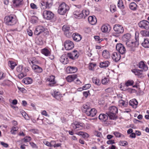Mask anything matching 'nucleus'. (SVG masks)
<instances>
[{
    "mask_svg": "<svg viewBox=\"0 0 149 149\" xmlns=\"http://www.w3.org/2000/svg\"><path fill=\"white\" fill-rule=\"evenodd\" d=\"M82 111L87 116L92 117L95 116L97 112V110L95 109L91 108L89 104L88 103L83 105Z\"/></svg>",
    "mask_w": 149,
    "mask_h": 149,
    "instance_id": "1",
    "label": "nucleus"
},
{
    "mask_svg": "<svg viewBox=\"0 0 149 149\" xmlns=\"http://www.w3.org/2000/svg\"><path fill=\"white\" fill-rule=\"evenodd\" d=\"M123 41L125 42L127 46L130 48L133 51L135 50L134 48H133V40L131 39V36L130 34L127 33L123 35L122 37Z\"/></svg>",
    "mask_w": 149,
    "mask_h": 149,
    "instance_id": "2",
    "label": "nucleus"
},
{
    "mask_svg": "<svg viewBox=\"0 0 149 149\" xmlns=\"http://www.w3.org/2000/svg\"><path fill=\"white\" fill-rule=\"evenodd\" d=\"M118 109L115 106L110 107L109 109V111L107 112V114L110 119L116 120L117 118L116 114L118 113Z\"/></svg>",
    "mask_w": 149,
    "mask_h": 149,
    "instance_id": "3",
    "label": "nucleus"
},
{
    "mask_svg": "<svg viewBox=\"0 0 149 149\" xmlns=\"http://www.w3.org/2000/svg\"><path fill=\"white\" fill-rule=\"evenodd\" d=\"M73 14L75 18L81 19L83 18H85L89 15V12L88 10H84L81 11L78 10L74 11Z\"/></svg>",
    "mask_w": 149,
    "mask_h": 149,
    "instance_id": "4",
    "label": "nucleus"
},
{
    "mask_svg": "<svg viewBox=\"0 0 149 149\" xmlns=\"http://www.w3.org/2000/svg\"><path fill=\"white\" fill-rule=\"evenodd\" d=\"M43 15L45 19L50 20L51 22H54L56 20L54 14L50 11L47 10L44 11L43 12Z\"/></svg>",
    "mask_w": 149,
    "mask_h": 149,
    "instance_id": "5",
    "label": "nucleus"
},
{
    "mask_svg": "<svg viewBox=\"0 0 149 149\" xmlns=\"http://www.w3.org/2000/svg\"><path fill=\"white\" fill-rule=\"evenodd\" d=\"M4 22L6 25L12 26L16 23L17 20L12 15H7L5 17Z\"/></svg>",
    "mask_w": 149,
    "mask_h": 149,
    "instance_id": "6",
    "label": "nucleus"
},
{
    "mask_svg": "<svg viewBox=\"0 0 149 149\" xmlns=\"http://www.w3.org/2000/svg\"><path fill=\"white\" fill-rule=\"evenodd\" d=\"M69 10V6L65 3H62L59 6L58 10V13L61 15H64Z\"/></svg>",
    "mask_w": 149,
    "mask_h": 149,
    "instance_id": "7",
    "label": "nucleus"
},
{
    "mask_svg": "<svg viewBox=\"0 0 149 149\" xmlns=\"http://www.w3.org/2000/svg\"><path fill=\"white\" fill-rule=\"evenodd\" d=\"M139 26L142 29H149V22L145 20L140 21L138 23Z\"/></svg>",
    "mask_w": 149,
    "mask_h": 149,
    "instance_id": "8",
    "label": "nucleus"
},
{
    "mask_svg": "<svg viewBox=\"0 0 149 149\" xmlns=\"http://www.w3.org/2000/svg\"><path fill=\"white\" fill-rule=\"evenodd\" d=\"M116 48L119 53L122 55H124L126 52L125 47L121 43L117 44L116 46Z\"/></svg>",
    "mask_w": 149,
    "mask_h": 149,
    "instance_id": "9",
    "label": "nucleus"
},
{
    "mask_svg": "<svg viewBox=\"0 0 149 149\" xmlns=\"http://www.w3.org/2000/svg\"><path fill=\"white\" fill-rule=\"evenodd\" d=\"M62 30L64 32V34L68 37L72 36V32L70 30V27L67 25H64L62 27Z\"/></svg>",
    "mask_w": 149,
    "mask_h": 149,
    "instance_id": "10",
    "label": "nucleus"
},
{
    "mask_svg": "<svg viewBox=\"0 0 149 149\" xmlns=\"http://www.w3.org/2000/svg\"><path fill=\"white\" fill-rule=\"evenodd\" d=\"M84 124L82 123H80L78 122H75L73 123L72 124L74 128L76 130H81L84 128Z\"/></svg>",
    "mask_w": 149,
    "mask_h": 149,
    "instance_id": "11",
    "label": "nucleus"
},
{
    "mask_svg": "<svg viewBox=\"0 0 149 149\" xmlns=\"http://www.w3.org/2000/svg\"><path fill=\"white\" fill-rule=\"evenodd\" d=\"M113 28L114 31L117 34L122 33L124 31V29L122 26L118 24L115 25Z\"/></svg>",
    "mask_w": 149,
    "mask_h": 149,
    "instance_id": "12",
    "label": "nucleus"
},
{
    "mask_svg": "<svg viewBox=\"0 0 149 149\" xmlns=\"http://www.w3.org/2000/svg\"><path fill=\"white\" fill-rule=\"evenodd\" d=\"M64 46L66 50H70L74 47V45L72 41L69 40H67L64 42Z\"/></svg>",
    "mask_w": 149,
    "mask_h": 149,
    "instance_id": "13",
    "label": "nucleus"
},
{
    "mask_svg": "<svg viewBox=\"0 0 149 149\" xmlns=\"http://www.w3.org/2000/svg\"><path fill=\"white\" fill-rule=\"evenodd\" d=\"M45 31V28L43 26H37L34 32V34L37 36H38L42 33Z\"/></svg>",
    "mask_w": 149,
    "mask_h": 149,
    "instance_id": "14",
    "label": "nucleus"
},
{
    "mask_svg": "<svg viewBox=\"0 0 149 149\" xmlns=\"http://www.w3.org/2000/svg\"><path fill=\"white\" fill-rule=\"evenodd\" d=\"M131 71L139 78H143L144 77L143 74V70L133 69L131 70Z\"/></svg>",
    "mask_w": 149,
    "mask_h": 149,
    "instance_id": "15",
    "label": "nucleus"
},
{
    "mask_svg": "<svg viewBox=\"0 0 149 149\" xmlns=\"http://www.w3.org/2000/svg\"><path fill=\"white\" fill-rule=\"evenodd\" d=\"M68 55L66 54H63L61 57L60 61L64 64H66L69 63Z\"/></svg>",
    "mask_w": 149,
    "mask_h": 149,
    "instance_id": "16",
    "label": "nucleus"
},
{
    "mask_svg": "<svg viewBox=\"0 0 149 149\" xmlns=\"http://www.w3.org/2000/svg\"><path fill=\"white\" fill-rule=\"evenodd\" d=\"M139 34L138 32H135V38L136 40L135 41H134L133 40L132 46L133 48H135V47H137L139 45Z\"/></svg>",
    "mask_w": 149,
    "mask_h": 149,
    "instance_id": "17",
    "label": "nucleus"
},
{
    "mask_svg": "<svg viewBox=\"0 0 149 149\" xmlns=\"http://www.w3.org/2000/svg\"><path fill=\"white\" fill-rule=\"evenodd\" d=\"M111 56L113 60L116 62L119 61L121 57L120 53L115 52L113 53Z\"/></svg>",
    "mask_w": 149,
    "mask_h": 149,
    "instance_id": "18",
    "label": "nucleus"
},
{
    "mask_svg": "<svg viewBox=\"0 0 149 149\" xmlns=\"http://www.w3.org/2000/svg\"><path fill=\"white\" fill-rule=\"evenodd\" d=\"M77 68L76 67L69 66L66 69V72L68 73H74L77 72Z\"/></svg>",
    "mask_w": 149,
    "mask_h": 149,
    "instance_id": "19",
    "label": "nucleus"
},
{
    "mask_svg": "<svg viewBox=\"0 0 149 149\" xmlns=\"http://www.w3.org/2000/svg\"><path fill=\"white\" fill-rule=\"evenodd\" d=\"M55 77L54 76L51 75L47 79V80L49 82V85L50 86H53L56 84V82L55 81Z\"/></svg>",
    "mask_w": 149,
    "mask_h": 149,
    "instance_id": "20",
    "label": "nucleus"
},
{
    "mask_svg": "<svg viewBox=\"0 0 149 149\" xmlns=\"http://www.w3.org/2000/svg\"><path fill=\"white\" fill-rule=\"evenodd\" d=\"M137 65L141 69H142L144 71H146L148 69V68L147 66L145 65L143 62L142 61H141Z\"/></svg>",
    "mask_w": 149,
    "mask_h": 149,
    "instance_id": "21",
    "label": "nucleus"
},
{
    "mask_svg": "<svg viewBox=\"0 0 149 149\" xmlns=\"http://www.w3.org/2000/svg\"><path fill=\"white\" fill-rule=\"evenodd\" d=\"M39 5L41 9H45L47 8H49L52 6H50L49 4L47 3V1L45 2L43 1H41V2L40 3Z\"/></svg>",
    "mask_w": 149,
    "mask_h": 149,
    "instance_id": "22",
    "label": "nucleus"
},
{
    "mask_svg": "<svg viewBox=\"0 0 149 149\" xmlns=\"http://www.w3.org/2000/svg\"><path fill=\"white\" fill-rule=\"evenodd\" d=\"M72 37L74 40L76 42L80 41L82 38L81 36L77 33H73Z\"/></svg>",
    "mask_w": 149,
    "mask_h": 149,
    "instance_id": "23",
    "label": "nucleus"
},
{
    "mask_svg": "<svg viewBox=\"0 0 149 149\" xmlns=\"http://www.w3.org/2000/svg\"><path fill=\"white\" fill-rule=\"evenodd\" d=\"M88 20L89 23L93 25L95 24L97 22L96 18L94 16H89Z\"/></svg>",
    "mask_w": 149,
    "mask_h": 149,
    "instance_id": "24",
    "label": "nucleus"
},
{
    "mask_svg": "<svg viewBox=\"0 0 149 149\" xmlns=\"http://www.w3.org/2000/svg\"><path fill=\"white\" fill-rule=\"evenodd\" d=\"M67 55L70 58L73 60L77 59L79 56V55L77 53H74V52L68 53L67 54Z\"/></svg>",
    "mask_w": 149,
    "mask_h": 149,
    "instance_id": "25",
    "label": "nucleus"
},
{
    "mask_svg": "<svg viewBox=\"0 0 149 149\" xmlns=\"http://www.w3.org/2000/svg\"><path fill=\"white\" fill-rule=\"evenodd\" d=\"M52 96L58 100H60L62 97V95L58 91H54L52 94Z\"/></svg>",
    "mask_w": 149,
    "mask_h": 149,
    "instance_id": "26",
    "label": "nucleus"
},
{
    "mask_svg": "<svg viewBox=\"0 0 149 149\" xmlns=\"http://www.w3.org/2000/svg\"><path fill=\"white\" fill-rule=\"evenodd\" d=\"M138 102L135 99H133L129 102V104L132 106L133 108L135 109L137 107Z\"/></svg>",
    "mask_w": 149,
    "mask_h": 149,
    "instance_id": "27",
    "label": "nucleus"
},
{
    "mask_svg": "<svg viewBox=\"0 0 149 149\" xmlns=\"http://www.w3.org/2000/svg\"><path fill=\"white\" fill-rule=\"evenodd\" d=\"M41 52L42 54L47 56H49L51 54V52L49 50L46 48L41 49Z\"/></svg>",
    "mask_w": 149,
    "mask_h": 149,
    "instance_id": "28",
    "label": "nucleus"
},
{
    "mask_svg": "<svg viewBox=\"0 0 149 149\" xmlns=\"http://www.w3.org/2000/svg\"><path fill=\"white\" fill-rule=\"evenodd\" d=\"M110 63L108 61L101 62L100 63V66L101 68H105L108 66Z\"/></svg>",
    "mask_w": 149,
    "mask_h": 149,
    "instance_id": "29",
    "label": "nucleus"
},
{
    "mask_svg": "<svg viewBox=\"0 0 149 149\" xmlns=\"http://www.w3.org/2000/svg\"><path fill=\"white\" fill-rule=\"evenodd\" d=\"M77 78V75L76 74H73L68 76L66 77V80L68 82H71Z\"/></svg>",
    "mask_w": 149,
    "mask_h": 149,
    "instance_id": "30",
    "label": "nucleus"
},
{
    "mask_svg": "<svg viewBox=\"0 0 149 149\" xmlns=\"http://www.w3.org/2000/svg\"><path fill=\"white\" fill-rule=\"evenodd\" d=\"M32 68L35 72H41L42 71V68L36 65H33Z\"/></svg>",
    "mask_w": 149,
    "mask_h": 149,
    "instance_id": "31",
    "label": "nucleus"
},
{
    "mask_svg": "<svg viewBox=\"0 0 149 149\" xmlns=\"http://www.w3.org/2000/svg\"><path fill=\"white\" fill-rule=\"evenodd\" d=\"M101 30L103 32H106L108 31H110V28L109 25L107 26L106 25H102L101 28Z\"/></svg>",
    "mask_w": 149,
    "mask_h": 149,
    "instance_id": "32",
    "label": "nucleus"
},
{
    "mask_svg": "<svg viewBox=\"0 0 149 149\" xmlns=\"http://www.w3.org/2000/svg\"><path fill=\"white\" fill-rule=\"evenodd\" d=\"M108 115L106 114H100L99 116V118L100 120H102L104 122H105L108 119Z\"/></svg>",
    "mask_w": 149,
    "mask_h": 149,
    "instance_id": "33",
    "label": "nucleus"
},
{
    "mask_svg": "<svg viewBox=\"0 0 149 149\" xmlns=\"http://www.w3.org/2000/svg\"><path fill=\"white\" fill-rule=\"evenodd\" d=\"M102 55L103 57L106 59L109 58L110 56L109 52L107 50H104L103 51Z\"/></svg>",
    "mask_w": 149,
    "mask_h": 149,
    "instance_id": "34",
    "label": "nucleus"
},
{
    "mask_svg": "<svg viewBox=\"0 0 149 149\" xmlns=\"http://www.w3.org/2000/svg\"><path fill=\"white\" fill-rule=\"evenodd\" d=\"M13 2L14 6L17 7L23 3V0H13Z\"/></svg>",
    "mask_w": 149,
    "mask_h": 149,
    "instance_id": "35",
    "label": "nucleus"
},
{
    "mask_svg": "<svg viewBox=\"0 0 149 149\" xmlns=\"http://www.w3.org/2000/svg\"><path fill=\"white\" fill-rule=\"evenodd\" d=\"M142 46L145 48L149 47V41L148 39H144V41L142 43Z\"/></svg>",
    "mask_w": 149,
    "mask_h": 149,
    "instance_id": "36",
    "label": "nucleus"
},
{
    "mask_svg": "<svg viewBox=\"0 0 149 149\" xmlns=\"http://www.w3.org/2000/svg\"><path fill=\"white\" fill-rule=\"evenodd\" d=\"M23 82L24 83L26 84H31L32 82V79L29 77H28L24 79H23L22 80Z\"/></svg>",
    "mask_w": 149,
    "mask_h": 149,
    "instance_id": "37",
    "label": "nucleus"
},
{
    "mask_svg": "<svg viewBox=\"0 0 149 149\" xmlns=\"http://www.w3.org/2000/svg\"><path fill=\"white\" fill-rule=\"evenodd\" d=\"M92 81L94 84L97 86H100L101 84V82L99 79L97 78L93 77L92 78Z\"/></svg>",
    "mask_w": 149,
    "mask_h": 149,
    "instance_id": "38",
    "label": "nucleus"
},
{
    "mask_svg": "<svg viewBox=\"0 0 149 149\" xmlns=\"http://www.w3.org/2000/svg\"><path fill=\"white\" fill-rule=\"evenodd\" d=\"M137 5L134 2H132L130 5V8L132 10H135L136 9Z\"/></svg>",
    "mask_w": 149,
    "mask_h": 149,
    "instance_id": "39",
    "label": "nucleus"
},
{
    "mask_svg": "<svg viewBox=\"0 0 149 149\" xmlns=\"http://www.w3.org/2000/svg\"><path fill=\"white\" fill-rule=\"evenodd\" d=\"M29 63L31 64V63L33 65H36L38 63V61L35 58H33L31 60H30L29 61Z\"/></svg>",
    "mask_w": 149,
    "mask_h": 149,
    "instance_id": "40",
    "label": "nucleus"
},
{
    "mask_svg": "<svg viewBox=\"0 0 149 149\" xmlns=\"http://www.w3.org/2000/svg\"><path fill=\"white\" fill-rule=\"evenodd\" d=\"M117 5L118 8L121 9H123L124 8L123 2L121 0L118 1Z\"/></svg>",
    "mask_w": 149,
    "mask_h": 149,
    "instance_id": "41",
    "label": "nucleus"
},
{
    "mask_svg": "<svg viewBox=\"0 0 149 149\" xmlns=\"http://www.w3.org/2000/svg\"><path fill=\"white\" fill-rule=\"evenodd\" d=\"M8 63L9 66L10 67L11 69L13 70L16 65V63L12 61H9Z\"/></svg>",
    "mask_w": 149,
    "mask_h": 149,
    "instance_id": "42",
    "label": "nucleus"
},
{
    "mask_svg": "<svg viewBox=\"0 0 149 149\" xmlns=\"http://www.w3.org/2000/svg\"><path fill=\"white\" fill-rule=\"evenodd\" d=\"M134 81L132 80H129L127 81L125 83V85L126 86H132L134 84Z\"/></svg>",
    "mask_w": 149,
    "mask_h": 149,
    "instance_id": "43",
    "label": "nucleus"
},
{
    "mask_svg": "<svg viewBox=\"0 0 149 149\" xmlns=\"http://www.w3.org/2000/svg\"><path fill=\"white\" fill-rule=\"evenodd\" d=\"M119 144L122 146H125L127 145L128 143L125 141H120L119 142Z\"/></svg>",
    "mask_w": 149,
    "mask_h": 149,
    "instance_id": "44",
    "label": "nucleus"
},
{
    "mask_svg": "<svg viewBox=\"0 0 149 149\" xmlns=\"http://www.w3.org/2000/svg\"><path fill=\"white\" fill-rule=\"evenodd\" d=\"M113 134L116 137L119 138L122 136H123V137H124V136L123 135L118 132H113Z\"/></svg>",
    "mask_w": 149,
    "mask_h": 149,
    "instance_id": "45",
    "label": "nucleus"
},
{
    "mask_svg": "<svg viewBox=\"0 0 149 149\" xmlns=\"http://www.w3.org/2000/svg\"><path fill=\"white\" fill-rule=\"evenodd\" d=\"M25 142H27L31 140V138L29 136L25 137L23 139Z\"/></svg>",
    "mask_w": 149,
    "mask_h": 149,
    "instance_id": "46",
    "label": "nucleus"
},
{
    "mask_svg": "<svg viewBox=\"0 0 149 149\" xmlns=\"http://www.w3.org/2000/svg\"><path fill=\"white\" fill-rule=\"evenodd\" d=\"M109 81V79L106 78H104L102 79V82L103 84H105L108 83Z\"/></svg>",
    "mask_w": 149,
    "mask_h": 149,
    "instance_id": "47",
    "label": "nucleus"
},
{
    "mask_svg": "<svg viewBox=\"0 0 149 149\" xmlns=\"http://www.w3.org/2000/svg\"><path fill=\"white\" fill-rule=\"evenodd\" d=\"M119 103L120 104H121L123 106L126 107L127 104V103H125L124 101L123 100H120L119 101Z\"/></svg>",
    "mask_w": 149,
    "mask_h": 149,
    "instance_id": "48",
    "label": "nucleus"
},
{
    "mask_svg": "<svg viewBox=\"0 0 149 149\" xmlns=\"http://www.w3.org/2000/svg\"><path fill=\"white\" fill-rule=\"evenodd\" d=\"M94 38L95 40L97 41V42L98 43H100L101 41H102V39H100V38L99 36H95L94 37Z\"/></svg>",
    "mask_w": 149,
    "mask_h": 149,
    "instance_id": "49",
    "label": "nucleus"
},
{
    "mask_svg": "<svg viewBox=\"0 0 149 149\" xmlns=\"http://www.w3.org/2000/svg\"><path fill=\"white\" fill-rule=\"evenodd\" d=\"M116 6L114 5H111L110 6V11L111 12H114L116 10Z\"/></svg>",
    "mask_w": 149,
    "mask_h": 149,
    "instance_id": "50",
    "label": "nucleus"
},
{
    "mask_svg": "<svg viewBox=\"0 0 149 149\" xmlns=\"http://www.w3.org/2000/svg\"><path fill=\"white\" fill-rule=\"evenodd\" d=\"M22 70V66H19L17 68L16 70L19 72H21Z\"/></svg>",
    "mask_w": 149,
    "mask_h": 149,
    "instance_id": "51",
    "label": "nucleus"
},
{
    "mask_svg": "<svg viewBox=\"0 0 149 149\" xmlns=\"http://www.w3.org/2000/svg\"><path fill=\"white\" fill-rule=\"evenodd\" d=\"M91 86V85L90 84H87L83 86V89L86 90L89 88Z\"/></svg>",
    "mask_w": 149,
    "mask_h": 149,
    "instance_id": "52",
    "label": "nucleus"
},
{
    "mask_svg": "<svg viewBox=\"0 0 149 149\" xmlns=\"http://www.w3.org/2000/svg\"><path fill=\"white\" fill-rule=\"evenodd\" d=\"M89 94H90L89 91H84L83 93L84 96L86 97H87Z\"/></svg>",
    "mask_w": 149,
    "mask_h": 149,
    "instance_id": "53",
    "label": "nucleus"
},
{
    "mask_svg": "<svg viewBox=\"0 0 149 149\" xmlns=\"http://www.w3.org/2000/svg\"><path fill=\"white\" fill-rule=\"evenodd\" d=\"M10 82V81L8 80H5L3 81L2 84L3 86L8 85Z\"/></svg>",
    "mask_w": 149,
    "mask_h": 149,
    "instance_id": "54",
    "label": "nucleus"
},
{
    "mask_svg": "<svg viewBox=\"0 0 149 149\" xmlns=\"http://www.w3.org/2000/svg\"><path fill=\"white\" fill-rule=\"evenodd\" d=\"M30 144L33 148H38L37 146L33 142H30Z\"/></svg>",
    "mask_w": 149,
    "mask_h": 149,
    "instance_id": "55",
    "label": "nucleus"
},
{
    "mask_svg": "<svg viewBox=\"0 0 149 149\" xmlns=\"http://www.w3.org/2000/svg\"><path fill=\"white\" fill-rule=\"evenodd\" d=\"M107 143L108 144H112L115 143L114 140H109L107 141Z\"/></svg>",
    "mask_w": 149,
    "mask_h": 149,
    "instance_id": "56",
    "label": "nucleus"
},
{
    "mask_svg": "<svg viewBox=\"0 0 149 149\" xmlns=\"http://www.w3.org/2000/svg\"><path fill=\"white\" fill-rule=\"evenodd\" d=\"M0 144L1 145H2L3 147H4L5 148H7L8 146V144L5 143L3 142V141L1 142H0Z\"/></svg>",
    "mask_w": 149,
    "mask_h": 149,
    "instance_id": "57",
    "label": "nucleus"
},
{
    "mask_svg": "<svg viewBox=\"0 0 149 149\" xmlns=\"http://www.w3.org/2000/svg\"><path fill=\"white\" fill-rule=\"evenodd\" d=\"M24 76L25 75L22 73H19L18 75V78L20 79L23 78Z\"/></svg>",
    "mask_w": 149,
    "mask_h": 149,
    "instance_id": "58",
    "label": "nucleus"
},
{
    "mask_svg": "<svg viewBox=\"0 0 149 149\" xmlns=\"http://www.w3.org/2000/svg\"><path fill=\"white\" fill-rule=\"evenodd\" d=\"M31 8H32V9H37L38 8L37 7V6L35 4H34V3H31Z\"/></svg>",
    "mask_w": 149,
    "mask_h": 149,
    "instance_id": "59",
    "label": "nucleus"
},
{
    "mask_svg": "<svg viewBox=\"0 0 149 149\" xmlns=\"http://www.w3.org/2000/svg\"><path fill=\"white\" fill-rule=\"evenodd\" d=\"M5 77V74L3 73L0 72V80L3 79Z\"/></svg>",
    "mask_w": 149,
    "mask_h": 149,
    "instance_id": "60",
    "label": "nucleus"
},
{
    "mask_svg": "<svg viewBox=\"0 0 149 149\" xmlns=\"http://www.w3.org/2000/svg\"><path fill=\"white\" fill-rule=\"evenodd\" d=\"M27 33L28 34V35L30 36H31L32 35L33 32L31 30H30L29 29H28L27 30Z\"/></svg>",
    "mask_w": 149,
    "mask_h": 149,
    "instance_id": "61",
    "label": "nucleus"
},
{
    "mask_svg": "<svg viewBox=\"0 0 149 149\" xmlns=\"http://www.w3.org/2000/svg\"><path fill=\"white\" fill-rule=\"evenodd\" d=\"M41 113H42V115H44L45 116H48V117L49 116L47 114V112L46 111H45V110L43 111Z\"/></svg>",
    "mask_w": 149,
    "mask_h": 149,
    "instance_id": "62",
    "label": "nucleus"
},
{
    "mask_svg": "<svg viewBox=\"0 0 149 149\" xmlns=\"http://www.w3.org/2000/svg\"><path fill=\"white\" fill-rule=\"evenodd\" d=\"M44 143L45 144L48 146H52L51 143H49L47 141H45L44 142Z\"/></svg>",
    "mask_w": 149,
    "mask_h": 149,
    "instance_id": "63",
    "label": "nucleus"
},
{
    "mask_svg": "<svg viewBox=\"0 0 149 149\" xmlns=\"http://www.w3.org/2000/svg\"><path fill=\"white\" fill-rule=\"evenodd\" d=\"M47 3L48 4H49V5H52L53 4V0H47Z\"/></svg>",
    "mask_w": 149,
    "mask_h": 149,
    "instance_id": "64",
    "label": "nucleus"
}]
</instances>
